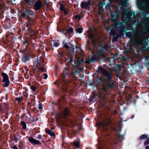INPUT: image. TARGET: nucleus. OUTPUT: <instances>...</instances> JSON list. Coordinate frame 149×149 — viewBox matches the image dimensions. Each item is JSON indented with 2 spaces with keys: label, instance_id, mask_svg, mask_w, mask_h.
<instances>
[{
  "label": "nucleus",
  "instance_id": "473e14b6",
  "mask_svg": "<svg viewBox=\"0 0 149 149\" xmlns=\"http://www.w3.org/2000/svg\"><path fill=\"white\" fill-rule=\"evenodd\" d=\"M82 28H77L75 29V31L79 33H81L82 31Z\"/></svg>",
  "mask_w": 149,
  "mask_h": 149
},
{
  "label": "nucleus",
  "instance_id": "a211bd4d",
  "mask_svg": "<svg viewBox=\"0 0 149 149\" xmlns=\"http://www.w3.org/2000/svg\"><path fill=\"white\" fill-rule=\"evenodd\" d=\"M70 110L69 109L65 107L63 112V115L65 117H68L70 115Z\"/></svg>",
  "mask_w": 149,
  "mask_h": 149
},
{
  "label": "nucleus",
  "instance_id": "f704fd0d",
  "mask_svg": "<svg viewBox=\"0 0 149 149\" xmlns=\"http://www.w3.org/2000/svg\"><path fill=\"white\" fill-rule=\"evenodd\" d=\"M60 10L62 11H63V10H64L65 9V7L61 3H60Z\"/></svg>",
  "mask_w": 149,
  "mask_h": 149
},
{
  "label": "nucleus",
  "instance_id": "f03ea898",
  "mask_svg": "<svg viewBox=\"0 0 149 149\" xmlns=\"http://www.w3.org/2000/svg\"><path fill=\"white\" fill-rule=\"evenodd\" d=\"M98 69L101 71L103 74L107 77V81L102 82V89L106 92L107 94L108 95L109 93L110 90L115 87V81L112 79L113 74L112 73L103 68L101 66H99Z\"/></svg>",
  "mask_w": 149,
  "mask_h": 149
},
{
  "label": "nucleus",
  "instance_id": "412c9836",
  "mask_svg": "<svg viewBox=\"0 0 149 149\" xmlns=\"http://www.w3.org/2000/svg\"><path fill=\"white\" fill-rule=\"evenodd\" d=\"M65 31H66L65 33V36L68 34H70L73 31V29L71 27L69 29H65Z\"/></svg>",
  "mask_w": 149,
  "mask_h": 149
},
{
  "label": "nucleus",
  "instance_id": "f8f14e48",
  "mask_svg": "<svg viewBox=\"0 0 149 149\" xmlns=\"http://www.w3.org/2000/svg\"><path fill=\"white\" fill-rule=\"evenodd\" d=\"M28 141L34 146L36 145H41L42 144L39 140H37L32 137L29 138Z\"/></svg>",
  "mask_w": 149,
  "mask_h": 149
},
{
  "label": "nucleus",
  "instance_id": "9b49d317",
  "mask_svg": "<svg viewBox=\"0 0 149 149\" xmlns=\"http://www.w3.org/2000/svg\"><path fill=\"white\" fill-rule=\"evenodd\" d=\"M84 60V59H81L77 61H74V64L72 65V68H80V65L81 64H83Z\"/></svg>",
  "mask_w": 149,
  "mask_h": 149
},
{
  "label": "nucleus",
  "instance_id": "e433bc0d",
  "mask_svg": "<svg viewBox=\"0 0 149 149\" xmlns=\"http://www.w3.org/2000/svg\"><path fill=\"white\" fill-rule=\"evenodd\" d=\"M123 25V22H118L116 23V27L118 26H121Z\"/></svg>",
  "mask_w": 149,
  "mask_h": 149
},
{
  "label": "nucleus",
  "instance_id": "2eb2a0df",
  "mask_svg": "<svg viewBox=\"0 0 149 149\" xmlns=\"http://www.w3.org/2000/svg\"><path fill=\"white\" fill-rule=\"evenodd\" d=\"M126 11L127 13V16L129 17L130 19V22L132 23V24L133 25H135L136 22V21L134 19H132L131 17V16L132 14L131 10L130 9H127L126 10Z\"/></svg>",
  "mask_w": 149,
  "mask_h": 149
},
{
  "label": "nucleus",
  "instance_id": "0e129e2a",
  "mask_svg": "<svg viewBox=\"0 0 149 149\" xmlns=\"http://www.w3.org/2000/svg\"><path fill=\"white\" fill-rule=\"evenodd\" d=\"M28 29L30 32L31 33L32 32L33 30L32 29H31L30 28H29Z\"/></svg>",
  "mask_w": 149,
  "mask_h": 149
},
{
  "label": "nucleus",
  "instance_id": "72a5a7b5",
  "mask_svg": "<svg viewBox=\"0 0 149 149\" xmlns=\"http://www.w3.org/2000/svg\"><path fill=\"white\" fill-rule=\"evenodd\" d=\"M15 100L18 102H20L22 100L23 98L22 97H17L15 98Z\"/></svg>",
  "mask_w": 149,
  "mask_h": 149
},
{
  "label": "nucleus",
  "instance_id": "864d4df0",
  "mask_svg": "<svg viewBox=\"0 0 149 149\" xmlns=\"http://www.w3.org/2000/svg\"><path fill=\"white\" fill-rule=\"evenodd\" d=\"M63 13L65 15H68V12L66 10H63Z\"/></svg>",
  "mask_w": 149,
  "mask_h": 149
},
{
  "label": "nucleus",
  "instance_id": "bf43d9fd",
  "mask_svg": "<svg viewBox=\"0 0 149 149\" xmlns=\"http://www.w3.org/2000/svg\"><path fill=\"white\" fill-rule=\"evenodd\" d=\"M24 1L27 3H29L30 0H24Z\"/></svg>",
  "mask_w": 149,
  "mask_h": 149
},
{
  "label": "nucleus",
  "instance_id": "37998d69",
  "mask_svg": "<svg viewBox=\"0 0 149 149\" xmlns=\"http://www.w3.org/2000/svg\"><path fill=\"white\" fill-rule=\"evenodd\" d=\"M81 16L80 15H76L75 16V18L78 19L79 20H80L81 19Z\"/></svg>",
  "mask_w": 149,
  "mask_h": 149
},
{
  "label": "nucleus",
  "instance_id": "4be33fe9",
  "mask_svg": "<svg viewBox=\"0 0 149 149\" xmlns=\"http://www.w3.org/2000/svg\"><path fill=\"white\" fill-rule=\"evenodd\" d=\"M116 28L118 30H119L121 31H124L125 28L124 25L117 26L116 27Z\"/></svg>",
  "mask_w": 149,
  "mask_h": 149
},
{
  "label": "nucleus",
  "instance_id": "3c124183",
  "mask_svg": "<svg viewBox=\"0 0 149 149\" xmlns=\"http://www.w3.org/2000/svg\"><path fill=\"white\" fill-rule=\"evenodd\" d=\"M54 94L57 96L59 94V93L58 91H54Z\"/></svg>",
  "mask_w": 149,
  "mask_h": 149
},
{
  "label": "nucleus",
  "instance_id": "13d9d810",
  "mask_svg": "<svg viewBox=\"0 0 149 149\" xmlns=\"http://www.w3.org/2000/svg\"><path fill=\"white\" fill-rule=\"evenodd\" d=\"M38 71L36 70V69H35L33 71V74H35Z\"/></svg>",
  "mask_w": 149,
  "mask_h": 149
},
{
  "label": "nucleus",
  "instance_id": "5701e85b",
  "mask_svg": "<svg viewBox=\"0 0 149 149\" xmlns=\"http://www.w3.org/2000/svg\"><path fill=\"white\" fill-rule=\"evenodd\" d=\"M63 47L67 49H69L71 48V47H70L68 45L67 43L65 42V40L63 41Z\"/></svg>",
  "mask_w": 149,
  "mask_h": 149
},
{
  "label": "nucleus",
  "instance_id": "e2e57ef3",
  "mask_svg": "<svg viewBox=\"0 0 149 149\" xmlns=\"http://www.w3.org/2000/svg\"><path fill=\"white\" fill-rule=\"evenodd\" d=\"M34 77H35L33 79V80L34 81H35L37 79V76H36L35 75H34Z\"/></svg>",
  "mask_w": 149,
  "mask_h": 149
},
{
  "label": "nucleus",
  "instance_id": "1a4fd4ad",
  "mask_svg": "<svg viewBox=\"0 0 149 149\" xmlns=\"http://www.w3.org/2000/svg\"><path fill=\"white\" fill-rule=\"evenodd\" d=\"M33 6L35 10H39L43 6L42 2L40 0H38L35 2Z\"/></svg>",
  "mask_w": 149,
  "mask_h": 149
},
{
  "label": "nucleus",
  "instance_id": "6ab92c4d",
  "mask_svg": "<svg viewBox=\"0 0 149 149\" xmlns=\"http://www.w3.org/2000/svg\"><path fill=\"white\" fill-rule=\"evenodd\" d=\"M143 28L145 29L144 30H142L138 33V34L141 36H143L147 31V26H144Z\"/></svg>",
  "mask_w": 149,
  "mask_h": 149
},
{
  "label": "nucleus",
  "instance_id": "774afa93",
  "mask_svg": "<svg viewBox=\"0 0 149 149\" xmlns=\"http://www.w3.org/2000/svg\"><path fill=\"white\" fill-rule=\"evenodd\" d=\"M98 13V14H100L101 13V10L100 9L99 10Z\"/></svg>",
  "mask_w": 149,
  "mask_h": 149
},
{
  "label": "nucleus",
  "instance_id": "ea45409f",
  "mask_svg": "<svg viewBox=\"0 0 149 149\" xmlns=\"http://www.w3.org/2000/svg\"><path fill=\"white\" fill-rule=\"evenodd\" d=\"M89 86H93L94 87H97V85L96 84H95V82L93 80V82L92 83H90L89 84Z\"/></svg>",
  "mask_w": 149,
  "mask_h": 149
},
{
  "label": "nucleus",
  "instance_id": "ddd939ff",
  "mask_svg": "<svg viewBox=\"0 0 149 149\" xmlns=\"http://www.w3.org/2000/svg\"><path fill=\"white\" fill-rule=\"evenodd\" d=\"M123 66L121 64H116L113 67V70L116 71L117 74H119L120 73L121 69Z\"/></svg>",
  "mask_w": 149,
  "mask_h": 149
},
{
  "label": "nucleus",
  "instance_id": "79ce46f5",
  "mask_svg": "<svg viewBox=\"0 0 149 149\" xmlns=\"http://www.w3.org/2000/svg\"><path fill=\"white\" fill-rule=\"evenodd\" d=\"M23 95L25 96L26 97H27L28 96V94L27 91L24 92L23 93Z\"/></svg>",
  "mask_w": 149,
  "mask_h": 149
},
{
  "label": "nucleus",
  "instance_id": "39448f33",
  "mask_svg": "<svg viewBox=\"0 0 149 149\" xmlns=\"http://www.w3.org/2000/svg\"><path fill=\"white\" fill-rule=\"evenodd\" d=\"M58 88L62 91V93L60 95V97L58 99L57 102H55L53 101L52 102V104L58 106L59 108H61L62 107V105L64 104V102L66 101V98L65 97L66 96L67 94L65 93H68V92H64L59 88ZM68 93H69L68 92Z\"/></svg>",
  "mask_w": 149,
  "mask_h": 149
},
{
  "label": "nucleus",
  "instance_id": "a878e982",
  "mask_svg": "<svg viewBox=\"0 0 149 149\" xmlns=\"http://www.w3.org/2000/svg\"><path fill=\"white\" fill-rule=\"evenodd\" d=\"M66 60L68 61V63L69 64L72 63L74 61V58L72 56H70V58H67Z\"/></svg>",
  "mask_w": 149,
  "mask_h": 149
},
{
  "label": "nucleus",
  "instance_id": "338daca9",
  "mask_svg": "<svg viewBox=\"0 0 149 149\" xmlns=\"http://www.w3.org/2000/svg\"><path fill=\"white\" fill-rule=\"evenodd\" d=\"M148 19H149V17H145L144 18V19L145 20H146Z\"/></svg>",
  "mask_w": 149,
  "mask_h": 149
},
{
  "label": "nucleus",
  "instance_id": "6e6d98bb",
  "mask_svg": "<svg viewBox=\"0 0 149 149\" xmlns=\"http://www.w3.org/2000/svg\"><path fill=\"white\" fill-rule=\"evenodd\" d=\"M39 70L42 71H43L44 70V68L43 67H41L39 68Z\"/></svg>",
  "mask_w": 149,
  "mask_h": 149
},
{
  "label": "nucleus",
  "instance_id": "f3484780",
  "mask_svg": "<svg viewBox=\"0 0 149 149\" xmlns=\"http://www.w3.org/2000/svg\"><path fill=\"white\" fill-rule=\"evenodd\" d=\"M96 125L97 126L104 128L107 125V123L104 121H103L101 122H98L97 123Z\"/></svg>",
  "mask_w": 149,
  "mask_h": 149
},
{
  "label": "nucleus",
  "instance_id": "dca6fc26",
  "mask_svg": "<svg viewBox=\"0 0 149 149\" xmlns=\"http://www.w3.org/2000/svg\"><path fill=\"white\" fill-rule=\"evenodd\" d=\"M90 1L89 0H88L87 1L82 2L81 4V7L83 8H86L90 5Z\"/></svg>",
  "mask_w": 149,
  "mask_h": 149
},
{
  "label": "nucleus",
  "instance_id": "f257e3e1",
  "mask_svg": "<svg viewBox=\"0 0 149 149\" xmlns=\"http://www.w3.org/2000/svg\"><path fill=\"white\" fill-rule=\"evenodd\" d=\"M73 68L71 72L69 68L65 67L61 77L54 82L58 88L64 92L71 93V79L74 75L79 74L80 68Z\"/></svg>",
  "mask_w": 149,
  "mask_h": 149
},
{
  "label": "nucleus",
  "instance_id": "69168bd1",
  "mask_svg": "<svg viewBox=\"0 0 149 149\" xmlns=\"http://www.w3.org/2000/svg\"><path fill=\"white\" fill-rule=\"evenodd\" d=\"M145 149H149V146H146Z\"/></svg>",
  "mask_w": 149,
  "mask_h": 149
},
{
  "label": "nucleus",
  "instance_id": "4468645a",
  "mask_svg": "<svg viewBox=\"0 0 149 149\" xmlns=\"http://www.w3.org/2000/svg\"><path fill=\"white\" fill-rule=\"evenodd\" d=\"M95 84L97 85V87L99 86L100 84V83L102 82V85L103 82H107V78H104L102 81V79L99 77H97L95 80H93Z\"/></svg>",
  "mask_w": 149,
  "mask_h": 149
},
{
  "label": "nucleus",
  "instance_id": "c03bdc74",
  "mask_svg": "<svg viewBox=\"0 0 149 149\" xmlns=\"http://www.w3.org/2000/svg\"><path fill=\"white\" fill-rule=\"evenodd\" d=\"M26 50L25 49H22L21 50H20V52H21L22 53H23V54H26V53H26Z\"/></svg>",
  "mask_w": 149,
  "mask_h": 149
},
{
  "label": "nucleus",
  "instance_id": "aec40b11",
  "mask_svg": "<svg viewBox=\"0 0 149 149\" xmlns=\"http://www.w3.org/2000/svg\"><path fill=\"white\" fill-rule=\"evenodd\" d=\"M45 132L46 133L49 135L51 136H55V134L54 132L50 130L46 129Z\"/></svg>",
  "mask_w": 149,
  "mask_h": 149
},
{
  "label": "nucleus",
  "instance_id": "680f3d73",
  "mask_svg": "<svg viewBox=\"0 0 149 149\" xmlns=\"http://www.w3.org/2000/svg\"><path fill=\"white\" fill-rule=\"evenodd\" d=\"M29 75L30 77H31L34 76V74L33 73H32L30 72L29 74Z\"/></svg>",
  "mask_w": 149,
  "mask_h": 149
},
{
  "label": "nucleus",
  "instance_id": "7c9ffc66",
  "mask_svg": "<svg viewBox=\"0 0 149 149\" xmlns=\"http://www.w3.org/2000/svg\"><path fill=\"white\" fill-rule=\"evenodd\" d=\"M109 33L111 36H113L116 35L117 34H118L116 31L113 30H111L110 31Z\"/></svg>",
  "mask_w": 149,
  "mask_h": 149
},
{
  "label": "nucleus",
  "instance_id": "0eeeda50",
  "mask_svg": "<svg viewBox=\"0 0 149 149\" xmlns=\"http://www.w3.org/2000/svg\"><path fill=\"white\" fill-rule=\"evenodd\" d=\"M25 9V11H24V8L22 9L21 16L25 17H28L29 15L32 16L33 15V10L30 9H28V10H26V9Z\"/></svg>",
  "mask_w": 149,
  "mask_h": 149
},
{
  "label": "nucleus",
  "instance_id": "c756f323",
  "mask_svg": "<svg viewBox=\"0 0 149 149\" xmlns=\"http://www.w3.org/2000/svg\"><path fill=\"white\" fill-rule=\"evenodd\" d=\"M74 146L77 148L79 147V143L78 141H75L73 142Z\"/></svg>",
  "mask_w": 149,
  "mask_h": 149
},
{
  "label": "nucleus",
  "instance_id": "c85d7f7f",
  "mask_svg": "<svg viewBox=\"0 0 149 149\" xmlns=\"http://www.w3.org/2000/svg\"><path fill=\"white\" fill-rule=\"evenodd\" d=\"M21 124L22 126V128L24 130H25L26 128V123L24 121L21 122Z\"/></svg>",
  "mask_w": 149,
  "mask_h": 149
},
{
  "label": "nucleus",
  "instance_id": "393cba45",
  "mask_svg": "<svg viewBox=\"0 0 149 149\" xmlns=\"http://www.w3.org/2000/svg\"><path fill=\"white\" fill-rule=\"evenodd\" d=\"M119 36L118 34L116 35L113 36L112 39V42H113L117 41Z\"/></svg>",
  "mask_w": 149,
  "mask_h": 149
},
{
  "label": "nucleus",
  "instance_id": "b1692460",
  "mask_svg": "<svg viewBox=\"0 0 149 149\" xmlns=\"http://www.w3.org/2000/svg\"><path fill=\"white\" fill-rule=\"evenodd\" d=\"M88 37L90 40L92 41V42L93 43H94L95 41L94 40V37L93 34H91L88 35Z\"/></svg>",
  "mask_w": 149,
  "mask_h": 149
},
{
  "label": "nucleus",
  "instance_id": "4c0bfd02",
  "mask_svg": "<svg viewBox=\"0 0 149 149\" xmlns=\"http://www.w3.org/2000/svg\"><path fill=\"white\" fill-rule=\"evenodd\" d=\"M118 138L119 141H121L124 139V136L123 135L119 134L118 136Z\"/></svg>",
  "mask_w": 149,
  "mask_h": 149
},
{
  "label": "nucleus",
  "instance_id": "603ef678",
  "mask_svg": "<svg viewBox=\"0 0 149 149\" xmlns=\"http://www.w3.org/2000/svg\"><path fill=\"white\" fill-rule=\"evenodd\" d=\"M38 139H42V136L40 134H38Z\"/></svg>",
  "mask_w": 149,
  "mask_h": 149
},
{
  "label": "nucleus",
  "instance_id": "a18cd8bd",
  "mask_svg": "<svg viewBox=\"0 0 149 149\" xmlns=\"http://www.w3.org/2000/svg\"><path fill=\"white\" fill-rule=\"evenodd\" d=\"M39 107L38 108L39 110H41L42 109V106L41 103H40L39 104Z\"/></svg>",
  "mask_w": 149,
  "mask_h": 149
},
{
  "label": "nucleus",
  "instance_id": "8fccbe9b",
  "mask_svg": "<svg viewBox=\"0 0 149 149\" xmlns=\"http://www.w3.org/2000/svg\"><path fill=\"white\" fill-rule=\"evenodd\" d=\"M14 140L15 142H17L18 141L17 137L15 136L14 138Z\"/></svg>",
  "mask_w": 149,
  "mask_h": 149
},
{
  "label": "nucleus",
  "instance_id": "de8ad7c7",
  "mask_svg": "<svg viewBox=\"0 0 149 149\" xmlns=\"http://www.w3.org/2000/svg\"><path fill=\"white\" fill-rule=\"evenodd\" d=\"M132 35L131 32H128L126 36L128 37H130Z\"/></svg>",
  "mask_w": 149,
  "mask_h": 149
},
{
  "label": "nucleus",
  "instance_id": "cd10ccee",
  "mask_svg": "<svg viewBox=\"0 0 149 149\" xmlns=\"http://www.w3.org/2000/svg\"><path fill=\"white\" fill-rule=\"evenodd\" d=\"M118 15L117 12L116 11H113L111 13V16L112 18H114Z\"/></svg>",
  "mask_w": 149,
  "mask_h": 149
},
{
  "label": "nucleus",
  "instance_id": "6e6552de",
  "mask_svg": "<svg viewBox=\"0 0 149 149\" xmlns=\"http://www.w3.org/2000/svg\"><path fill=\"white\" fill-rule=\"evenodd\" d=\"M32 58L31 54L29 52H27V53L22 54V61L24 63H26L27 61H29Z\"/></svg>",
  "mask_w": 149,
  "mask_h": 149
},
{
  "label": "nucleus",
  "instance_id": "4d7b16f0",
  "mask_svg": "<svg viewBox=\"0 0 149 149\" xmlns=\"http://www.w3.org/2000/svg\"><path fill=\"white\" fill-rule=\"evenodd\" d=\"M13 149H19L15 145L13 146Z\"/></svg>",
  "mask_w": 149,
  "mask_h": 149
},
{
  "label": "nucleus",
  "instance_id": "5fc2aeb1",
  "mask_svg": "<svg viewBox=\"0 0 149 149\" xmlns=\"http://www.w3.org/2000/svg\"><path fill=\"white\" fill-rule=\"evenodd\" d=\"M43 74L44 76V78L45 79H47L48 77V75L46 73H44Z\"/></svg>",
  "mask_w": 149,
  "mask_h": 149
},
{
  "label": "nucleus",
  "instance_id": "423d86ee",
  "mask_svg": "<svg viewBox=\"0 0 149 149\" xmlns=\"http://www.w3.org/2000/svg\"><path fill=\"white\" fill-rule=\"evenodd\" d=\"M1 76L3 78L2 81L5 83L4 86L6 87H8L10 84V81L8 75L5 73L3 72L1 73Z\"/></svg>",
  "mask_w": 149,
  "mask_h": 149
},
{
  "label": "nucleus",
  "instance_id": "20e7f679",
  "mask_svg": "<svg viewBox=\"0 0 149 149\" xmlns=\"http://www.w3.org/2000/svg\"><path fill=\"white\" fill-rule=\"evenodd\" d=\"M147 40L144 38H140L136 40H131L130 42V46L131 47H134L138 45L139 43L142 46L141 47L142 50H146L148 44L146 42Z\"/></svg>",
  "mask_w": 149,
  "mask_h": 149
},
{
  "label": "nucleus",
  "instance_id": "c9c22d12",
  "mask_svg": "<svg viewBox=\"0 0 149 149\" xmlns=\"http://www.w3.org/2000/svg\"><path fill=\"white\" fill-rule=\"evenodd\" d=\"M145 63L146 64H149V63L148 62L149 59V57L145 56Z\"/></svg>",
  "mask_w": 149,
  "mask_h": 149
},
{
  "label": "nucleus",
  "instance_id": "58836bf2",
  "mask_svg": "<svg viewBox=\"0 0 149 149\" xmlns=\"http://www.w3.org/2000/svg\"><path fill=\"white\" fill-rule=\"evenodd\" d=\"M144 145H149V138L148 137L146 139V140L144 142Z\"/></svg>",
  "mask_w": 149,
  "mask_h": 149
},
{
  "label": "nucleus",
  "instance_id": "bb28decb",
  "mask_svg": "<svg viewBox=\"0 0 149 149\" xmlns=\"http://www.w3.org/2000/svg\"><path fill=\"white\" fill-rule=\"evenodd\" d=\"M148 136L146 134H143L140 136L139 138V139L141 140H144L145 139L148 138Z\"/></svg>",
  "mask_w": 149,
  "mask_h": 149
},
{
  "label": "nucleus",
  "instance_id": "7ed1b4c3",
  "mask_svg": "<svg viewBox=\"0 0 149 149\" xmlns=\"http://www.w3.org/2000/svg\"><path fill=\"white\" fill-rule=\"evenodd\" d=\"M108 47L109 45L108 44L100 45L99 49L97 51L95 54H94L92 55L91 58H88L86 59L85 63L90 64L92 62L94 63L95 61H98L102 59V58H105V53L108 51Z\"/></svg>",
  "mask_w": 149,
  "mask_h": 149
},
{
  "label": "nucleus",
  "instance_id": "09e8293b",
  "mask_svg": "<svg viewBox=\"0 0 149 149\" xmlns=\"http://www.w3.org/2000/svg\"><path fill=\"white\" fill-rule=\"evenodd\" d=\"M94 99V98L92 97H91L88 99V101L90 102H92L93 101V99Z\"/></svg>",
  "mask_w": 149,
  "mask_h": 149
},
{
  "label": "nucleus",
  "instance_id": "49530a36",
  "mask_svg": "<svg viewBox=\"0 0 149 149\" xmlns=\"http://www.w3.org/2000/svg\"><path fill=\"white\" fill-rule=\"evenodd\" d=\"M59 45V43H58V42L55 43L53 44V47H57Z\"/></svg>",
  "mask_w": 149,
  "mask_h": 149
},
{
  "label": "nucleus",
  "instance_id": "2f4dec72",
  "mask_svg": "<svg viewBox=\"0 0 149 149\" xmlns=\"http://www.w3.org/2000/svg\"><path fill=\"white\" fill-rule=\"evenodd\" d=\"M31 114L30 116L31 117L29 118V120L31 121V123L35 121V119H34L35 118L34 116H31V113H29V114Z\"/></svg>",
  "mask_w": 149,
  "mask_h": 149
},
{
  "label": "nucleus",
  "instance_id": "a19ab883",
  "mask_svg": "<svg viewBox=\"0 0 149 149\" xmlns=\"http://www.w3.org/2000/svg\"><path fill=\"white\" fill-rule=\"evenodd\" d=\"M37 87L34 86H32L31 87V89L33 91H36Z\"/></svg>",
  "mask_w": 149,
  "mask_h": 149
},
{
  "label": "nucleus",
  "instance_id": "9d476101",
  "mask_svg": "<svg viewBox=\"0 0 149 149\" xmlns=\"http://www.w3.org/2000/svg\"><path fill=\"white\" fill-rule=\"evenodd\" d=\"M139 7L142 14L145 13V14H146L148 13L147 11L145 10L146 8V4L145 2H143L140 4Z\"/></svg>",
  "mask_w": 149,
  "mask_h": 149
},
{
  "label": "nucleus",
  "instance_id": "052dcab7",
  "mask_svg": "<svg viewBox=\"0 0 149 149\" xmlns=\"http://www.w3.org/2000/svg\"><path fill=\"white\" fill-rule=\"evenodd\" d=\"M127 58L125 56H124L123 58V61H125V60Z\"/></svg>",
  "mask_w": 149,
  "mask_h": 149
}]
</instances>
